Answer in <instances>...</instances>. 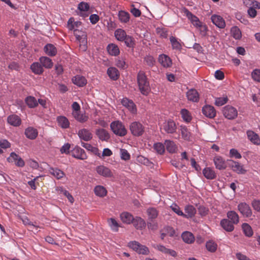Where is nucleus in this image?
Masks as SVG:
<instances>
[{
	"label": "nucleus",
	"instance_id": "nucleus-63",
	"mask_svg": "<svg viewBox=\"0 0 260 260\" xmlns=\"http://www.w3.org/2000/svg\"><path fill=\"white\" fill-rule=\"evenodd\" d=\"M20 156L15 152H12L7 160L10 162H16Z\"/></svg>",
	"mask_w": 260,
	"mask_h": 260
},
{
	"label": "nucleus",
	"instance_id": "nucleus-62",
	"mask_svg": "<svg viewBox=\"0 0 260 260\" xmlns=\"http://www.w3.org/2000/svg\"><path fill=\"white\" fill-rule=\"evenodd\" d=\"M147 64L150 67H152L155 63L154 58L151 56H147L144 58Z\"/></svg>",
	"mask_w": 260,
	"mask_h": 260
},
{
	"label": "nucleus",
	"instance_id": "nucleus-11",
	"mask_svg": "<svg viewBox=\"0 0 260 260\" xmlns=\"http://www.w3.org/2000/svg\"><path fill=\"white\" fill-rule=\"evenodd\" d=\"M203 114L209 118H213L216 116V110L210 105H205L202 108Z\"/></svg>",
	"mask_w": 260,
	"mask_h": 260
},
{
	"label": "nucleus",
	"instance_id": "nucleus-6",
	"mask_svg": "<svg viewBox=\"0 0 260 260\" xmlns=\"http://www.w3.org/2000/svg\"><path fill=\"white\" fill-rule=\"evenodd\" d=\"M238 210L246 217H250L252 214V210L249 206L246 203H241L238 206Z\"/></svg>",
	"mask_w": 260,
	"mask_h": 260
},
{
	"label": "nucleus",
	"instance_id": "nucleus-4",
	"mask_svg": "<svg viewBox=\"0 0 260 260\" xmlns=\"http://www.w3.org/2000/svg\"><path fill=\"white\" fill-rule=\"evenodd\" d=\"M131 133L135 136H142L144 132V127L139 122L135 121L129 125Z\"/></svg>",
	"mask_w": 260,
	"mask_h": 260
},
{
	"label": "nucleus",
	"instance_id": "nucleus-59",
	"mask_svg": "<svg viewBox=\"0 0 260 260\" xmlns=\"http://www.w3.org/2000/svg\"><path fill=\"white\" fill-rule=\"evenodd\" d=\"M121 158L124 160H128L130 159V154L128 151L124 149H120Z\"/></svg>",
	"mask_w": 260,
	"mask_h": 260
},
{
	"label": "nucleus",
	"instance_id": "nucleus-7",
	"mask_svg": "<svg viewBox=\"0 0 260 260\" xmlns=\"http://www.w3.org/2000/svg\"><path fill=\"white\" fill-rule=\"evenodd\" d=\"M162 126L163 129L168 134H173L177 129L176 123L172 120L164 123Z\"/></svg>",
	"mask_w": 260,
	"mask_h": 260
},
{
	"label": "nucleus",
	"instance_id": "nucleus-64",
	"mask_svg": "<svg viewBox=\"0 0 260 260\" xmlns=\"http://www.w3.org/2000/svg\"><path fill=\"white\" fill-rule=\"evenodd\" d=\"M253 209L260 212V201L257 200H254L251 203Z\"/></svg>",
	"mask_w": 260,
	"mask_h": 260
},
{
	"label": "nucleus",
	"instance_id": "nucleus-12",
	"mask_svg": "<svg viewBox=\"0 0 260 260\" xmlns=\"http://www.w3.org/2000/svg\"><path fill=\"white\" fill-rule=\"evenodd\" d=\"M185 13L188 19H189L193 25L196 27H200L201 28H203L204 30H206V27L201 25V22L199 19L196 16L193 15L191 12L187 10H185Z\"/></svg>",
	"mask_w": 260,
	"mask_h": 260
},
{
	"label": "nucleus",
	"instance_id": "nucleus-51",
	"mask_svg": "<svg viewBox=\"0 0 260 260\" xmlns=\"http://www.w3.org/2000/svg\"><path fill=\"white\" fill-rule=\"evenodd\" d=\"M125 45L129 48H134L135 45V40L133 37L127 35L123 41Z\"/></svg>",
	"mask_w": 260,
	"mask_h": 260
},
{
	"label": "nucleus",
	"instance_id": "nucleus-43",
	"mask_svg": "<svg viewBox=\"0 0 260 260\" xmlns=\"http://www.w3.org/2000/svg\"><path fill=\"white\" fill-rule=\"evenodd\" d=\"M118 17L121 22L127 23L129 20V14L124 11H120Z\"/></svg>",
	"mask_w": 260,
	"mask_h": 260
},
{
	"label": "nucleus",
	"instance_id": "nucleus-2",
	"mask_svg": "<svg viewBox=\"0 0 260 260\" xmlns=\"http://www.w3.org/2000/svg\"><path fill=\"white\" fill-rule=\"evenodd\" d=\"M110 127L113 133L118 136L123 137L127 134L126 129L122 123L119 121L112 122Z\"/></svg>",
	"mask_w": 260,
	"mask_h": 260
},
{
	"label": "nucleus",
	"instance_id": "nucleus-39",
	"mask_svg": "<svg viewBox=\"0 0 260 260\" xmlns=\"http://www.w3.org/2000/svg\"><path fill=\"white\" fill-rule=\"evenodd\" d=\"M58 125L63 128L69 127L70 122L68 119L64 116H59L57 118Z\"/></svg>",
	"mask_w": 260,
	"mask_h": 260
},
{
	"label": "nucleus",
	"instance_id": "nucleus-60",
	"mask_svg": "<svg viewBox=\"0 0 260 260\" xmlns=\"http://www.w3.org/2000/svg\"><path fill=\"white\" fill-rule=\"evenodd\" d=\"M252 79L256 81L260 82V70L255 69L251 73Z\"/></svg>",
	"mask_w": 260,
	"mask_h": 260
},
{
	"label": "nucleus",
	"instance_id": "nucleus-38",
	"mask_svg": "<svg viewBox=\"0 0 260 260\" xmlns=\"http://www.w3.org/2000/svg\"><path fill=\"white\" fill-rule=\"evenodd\" d=\"M107 74L109 77L113 80H116L118 78V71L114 67H110L107 70Z\"/></svg>",
	"mask_w": 260,
	"mask_h": 260
},
{
	"label": "nucleus",
	"instance_id": "nucleus-34",
	"mask_svg": "<svg viewBox=\"0 0 260 260\" xmlns=\"http://www.w3.org/2000/svg\"><path fill=\"white\" fill-rule=\"evenodd\" d=\"M181 237L184 242L188 244L192 243L194 239L193 234L187 231L182 233Z\"/></svg>",
	"mask_w": 260,
	"mask_h": 260
},
{
	"label": "nucleus",
	"instance_id": "nucleus-3",
	"mask_svg": "<svg viewBox=\"0 0 260 260\" xmlns=\"http://www.w3.org/2000/svg\"><path fill=\"white\" fill-rule=\"evenodd\" d=\"M128 246L139 254L147 255L149 253V250L147 247L141 244L137 241H131L128 243Z\"/></svg>",
	"mask_w": 260,
	"mask_h": 260
},
{
	"label": "nucleus",
	"instance_id": "nucleus-29",
	"mask_svg": "<svg viewBox=\"0 0 260 260\" xmlns=\"http://www.w3.org/2000/svg\"><path fill=\"white\" fill-rule=\"evenodd\" d=\"M185 212L186 214H184L183 217L188 218L193 217L196 213V210L192 205H188L185 208Z\"/></svg>",
	"mask_w": 260,
	"mask_h": 260
},
{
	"label": "nucleus",
	"instance_id": "nucleus-21",
	"mask_svg": "<svg viewBox=\"0 0 260 260\" xmlns=\"http://www.w3.org/2000/svg\"><path fill=\"white\" fill-rule=\"evenodd\" d=\"M108 52L112 56H117L119 54L120 51L118 46L115 44H110L107 47Z\"/></svg>",
	"mask_w": 260,
	"mask_h": 260
},
{
	"label": "nucleus",
	"instance_id": "nucleus-45",
	"mask_svg": "<svg viewBox=\"0 0 260 260\" xmlns=\"http://www.w3.org/2000/svg\"><path fill=\"white\" fill-rule=\"evenodd\" d=\"M81 145L87 150L92 152L93 154L100 155V154L99 153V149L96 147L92 146L90 144L85 143L82 142H81Z\"/></svg>",
	"mask_w": 260,
	"mask_h": 260
},
{
	"label": "nucleus",
	"instance_id": "nucleus-28",
	"mask_svg": "<svg viewBox=\"0 0 260 260\" xmlns=\"http://www.w3.org/2000/svg\"><path fill=\"white\" fill-rule=\"evenodd\" d=\"M44 51L49 56H53L56 54L57 49L52 44H48L44 47Z\"/></svg>",
	"mask_w": 260,
	"mask_h": 260
},
{
	"label": "nucleus",
	"instance_id": "nucleus-25",
	"mask_svg": "<svg viewBox=\"0 0 260 260\" xmlns=\"http://www.w3.org/2000/svg\"><path fill=\"white\" fill-rule=\"evenodd\" d=\"M72 81L74 84L77 85L79 87L84 86L87 83L86 80L83 76L80 75H77L72 79Z\"/></svg>",
	"mask_w": 260,
	"mask_h": 260
},
{
	"label": "nucleus",
	"instance_id": "nucleus-35",
	"mask_svg": "<svg viewBox=\"0 0 260 260\" xmlns=\"http://www.w3.org/2000/svg\"><path fill=\"white\" fill-rule=\"evenodd\" d=\"M227 216L228 219L234 224H237L239 221V215L234 211H229L227 213Z\"/></svg>",
	"mask_w": 260,
	"mask_h": 260
},
{
	"label": "nucleus",
	"instance_id": "nucleus-27",
	"mask_svg": "<svg viewBox=\"0 0 260 260\" xmlns=\"http://www.w3.org/2000/svg\"><path fill=\"white\" fill-rule=\"evenodd\" d=\"M203 173L205 177L207 179L212 180L216 177V175L214 171L210 168H205L203 171Z\"/></svg>",
	"mask_w": 260,
	"mask_h": 260
},
{
	"label": "nucleus",
	"instance_id": "nucleus-31",
	"mask_svg": "<svg viewBox=\"0 0 260 260\" xmlns=\"http://www.w3.org/2000/svg\"><path fill=\"white\" fill-rule=\"evenodd\" d=\"M30 69L33 73L38 75L41 74L44 71L41 63L38 62L33 63L30 66Z\"/></svg>",
	"mask_w": 260,
	"mask_h": 260
},
{
	"label": "nucleus",
	"instance_id": "nucleus-48",
	"mask_svg": "<svg viewBox=\"0 0 260 260\" xmlns=\"http://www.w3.org/2000/svg\"><path fill=\"white\" fill-rule=\"evenodd\" d=\"M244 234L247 237H251L253 235V231L251 226L247 223H244L242 226Z\"/></svg>",
	"mask_w": 260,
	"mask_h": 260
},
{
	"label": "nucleus",
	"instance_id": "nucleus-52",
	"mask_svg": "<svg viewBox=\"0 0 260 260\" xmlns=\"http://www.w3.org/2000/svg\"><path fill=\"white\" fill-rule=\"evenodd\" d=\"M217 244L213 241H209L206 242V247L211 252H215L217 249Z\"/></svg>",
	"mask_w": 260,
	"mask_h": 260
},
{
	"label": "nucleus",
	"instance_id": "nucleus-50",
	"mask_svg": "<svg viewBox=\"0 0 260 260\" xmlns=\"http://www.w3.org/2000/svg\"><path fill=\"white\" fill-rule=\"evenodd\" d=\"M231 34L232 35V36L237 40L240 39L241 37V32L240 30V29L237 26H234L232 27L231 30Z\"/></svg>",
	"mask_w": 260,
	"mask_h": 260
},
{
	"label": "nucleus",
	"instance_id": "nucleus-42",
	"mask_svg": "<svg viewBox=\"0 0 260 260\" xmlns=\"http://www.w3.org/2000/svg\"><path fill=\"white\" fill-rule=\"evenodd\" d=\"M95 194L99 197H104L107 194L106 188L100 185L96 186L94 189Z\"/></svg>",
	"mask_w": 260,
	"mask_h": 260
},
{
	"label": "nucleus",
	"instance_id": "nucleus-57",
	"mask_svg": "<svg viewBox=\"0 0 260 260\" xmlns=\"http://www.w3.org/2000/svg\"><path fill=\"white\" fill-rule=\"evenodd\" d=\"M181 132L182 138L186 140H188L190 138V134L185 127H181Z\"/></svg>",
	"mask_w": 260,
	"mask_h": 260
},
{
	"label": "nucleus",
	"instance_id": "nucleus-10",
	"mask_svg": "<svg viewBox=\"0 0 260 260\" xmlns=\"http://www.w3.org/2000/svg\"><path fill=\"white\" fill-rule=\"evenodd\" d=\"M72 156L75 158L82 160L86 159L87 158L85 151L79 146H76L73 150Z\"/></svg>",
	"mask_w": 260,
	"mask_h": 260
},
{
	"label": "nucleus",
	"instance_id": "nucleus-36",
	"mask_svg": "<svg viewBox=\"0 0 260 260\" xmlns=\"http://www.w3.org/2000/svg\"><path fill=\"white\" fill-rule=\"evenodd\" d=\"M73 117L79 122L84 123L87 121L88 119V116L85 114H80V112L77 113L76 112H72Z\"/></svg>",
	"mask_w": 260,
	"mask_h": 260
},
{
	"label": "nucleus",
	"instance_id": "nucleus-61",
	"mask_svg": "<svg viewBox=\"0 0 260 260\" xmlns=\"http://www.w3.org/2000/svg\"><path fill=\"white\" fill-rule=\"evenodd\" d=\"M148 228L152 231H155L158 229V224L153 220H149L147 223Z\"/></svg>",
	"mask_w": 260,
	"mask_h": 260
},
{
	"label": "nucleus",
	"instance_id": "nucleus-30",
	"mask_svg": "<svg viewBox=\"0 0 260 260\" xmlns=\"http://www.w3.org/2000/svg\"><path fill=\"white\" fill-rule=\"evenodd\" d=\"M78 8L80 11V16L84 17L87 16V15L85 14V12L88 11L89 9V5L88 3L83 2H81L79 4Z\"/></svg>",
	"mask_w": 260,
	"mask_h": 260
},
{
	"label": "nucleus",
	"instance_id": "nucleus-1",
	"mask_svg": "<svg viewBox=\"0 0 260 260\" xmlns=\"http://www.w3.org/2000/svg\"><path fill=\"white\" fill-rule=\"evenodd\" d=\"M137 82L141 92L147 95L150 90L149 83L144 72L140 71L137 75Z\"/></svg>",
	"mask_w": 260,
	"mask_h": 260
},
{
	"label": "nucleus",
	"instance_id": "nucleus-23",
	"mask_svg": "<svg viewBox=\"0 0 260 260\" xmlns=\"http://www.w3.org/2000/svg\"><path fill=\"white\" fill-rule=\"evenodd\" d=\"M158 61L164 67H169L172 64V61L170 58L165 54L159 55Z\"/></svg>",
	"mask_w": 260,
	"mask_h": 260
},
{
	"label": "nucleus",
	"instance_id": "nucleus-55",
	"mask_svg": "<svg viewBox=\"0 0 260 260\" xmlns=\"http://www.w3.org/2000/svg\"><path fill=\"white\" fill-rule=\"evenodd\" d=\"M228 101L227 96L217 98L215 99V105L217 106H221L226 104Z\"/></svg>",
	"mask_w": 260,
	"mask_h": 260
},
{
	"label": "nucleus",
	"instance_id": "nucleus-56",
	"mask_svg": "<svg viewBox=\"0 0 260 260\" xmlns=\"http://www.w3.org/2000/svg\"><path fill=\"white\" fill-rule=\"evenodd\" d=\"M154 149L160 154H162L165 151V147L162 143H157L154 144Z\"/></svg>",
	"mask_w": 260,
	"mask_h": 260
},
{
	"label": "nucleus",
	"instance_id": "nucleus-26",
	"mask_svg": "<svg viewBox=\"0 0 260 260\" xmlns=\"http://www.w3.org/2000/svg\"><path fill=\"white\" fill-rule=\"evenodd\" d=\"M25 135L28 139L34 140L38 136V131L36 129L29 127L25 129Z\"/></svg>",
	"mask_w": 260,
	"mask_h": 260
},
{
	"label": "nucleus",
	"instance_id": "nucleus-49",
	"mask_svg": "<svg viewBox=\"0 0 260 260\" xmlns=\"http://www.w3.org/2000/svg\"><path fill=\"white\" fill-rule=\"evenodd\" d=\"M137 161L139 163L149 167H151L152 165V162H151L147 158L145 157L142 155L138 156L137 157Z\"/></svg>",
	"mask_w": 260,
	"mask_h": 260
},
{
	"label": "nucleus",
	"instance_id": "nucleus-37",
	"mask_svg": "<svg viewBox=\"0 0 260 260\" xmlns=\"http://www.w3.org/2000/svg\"><path fill=\"white\" fill-rule=\"evenodd\" d=\"M121 103L124 106L128 108L132 112H134L136 111L135 105L132 101L125 98L122 100Z\"/></svg>",
	"mask_w": 260,
	"mask_h": 260
},
{
	"label": "nucleus",
	"instance_id": "nucleus-18",
	"mask_svg": "<svg viewBox=\"0 0 260 260\" xmlns=\"http://www.w3.org/2000/svg\"><path fill=\"white\" fill-rule=\"evenodd\" d=\"M131 223H133L137 229H142L146 226L145 221L142 218L138 216L134 217V220Z\"/></svg>",
	"mask_w": 260,
	"mask_h": 260
},
{
	"label": "nucleus",
	"instance_id": "nucleus-44",
	"mask_svg": "<svg viewBox=\"0 0 260 260\" xmlns=\"http://www.w3.org/2000/svg\"><path fill=\"white\" fill-rule=\"evenodd\" d=\"M147 213L148 216V220H152L156 218L158 216V212L154 208H149L147 210Z\"/></svg>",
	"mask_w": 260,
	"mask_h": 260
},
{
	"label": "nucleus",
	"instance_id": "nucleus-32",
	"mask_svg": "<svg viewBox=\"0 0 260 260\" xmlns=\"http://www.w3.org/2000/svg\"><path fill=\"white\" fill-rule=\"evenodd\" d=\"M42 66L45 68L50 69L53 66L52 60L48 57L42 56L39 59Z\"/></svg>",
	"mask_w": 260,
	"mask_h": 260
},
{
	"label": "nucleus",
	"instance_id": "nucleus-41",
	"mask_svg": "<svg viewBox=\"0 0 260 260\" xmlns=\"http://www.w3.org/2000/svg\"><path fill=\"white\" fill-rule=\"evenodd\" d=\"M114 34L117 40L119 41H123L127 36L125 31L122 29H116Z\"/></svg>",
	"mask_w": 260,
	"mask_h": 260
},
{
	"label": "nucleus",
	"instance_id": "nucleus-20",
	"mask_svg": "<svg viewBox=\"0 0 260 260\" xmlns=\"http://www.w3.org/2000/svg\"><path fill=\"white\" fill-rule=\"evenodd\" d=\"M214 162L216 168L217 169L221 170H224L226 168V165L225 161L220 156L215 157L214 158Z\"/></svg>",
	"mask_w": 260,
	"mask_h": 260
},
{
	"label": "nucleus",
	"instance_id": "nucleus-15",
	"mask_svg": "<svg viewBox=\"0 0 260 260\" xmlns=\"http://www.w3.org/2000/svg\"><path fill=\"white\" fill-rule=\"evenodd\" d=\"M186 96L188 100L197 102L199 100V94L195 89H191L186 93Z\"/></svg>",
	"mask_w": 260,
	"mask_h": 260
},
{
	"label": "nucleus",
	"instance_id": "nucleus-19",
	"mask_svg": "<svg viewBox=\"0 0 260 260\" xmlns=\"http://www.w3.org/2000/svg\"><path fill=\"white\" fill-rule=\"evenodd\" d=\"M220 224L222 228L227 232H232L234 229V223L228 219L221 220Z\"/></svg>",
	"mask_w": 260,
	"mask_h": 260
},
{
	"label": "nucleus",
	"instance_id": "nucleus-16",
	"mask_svg": "<svg viewBox=\"0 0 260 260\" xmlns=\"http://www.w3.org/2000/svg\"><path fill=\"white\" fill-rule=\"evenodd\" d=\"M154 247L164 253L168 254L174 257H175L177 255V253L175 251L168 249L162 245H156L154 246Z\"/></svg>",
	"mask_w": 260,
	"mask_h": 260
},
{
	"label": "nucleus",
	"instance_id": "nucleus-17",
	"mask_svg": "<svg viewBox=\"0 0 260 260\" xmlns=\"http://www.w3.org/2000/svg\"><path fill=\"white\" fill-rule=\"evenodd\" d=\"M247 135L248 139L254 144L259 145L260 144V139L257 134L252 131H248Z\"/></svg>",
	"mask_w": 260,
	"mask_h": 260
},
{
	"label": "nucleus",
	"instance_id": "nucleus-54",
	"mask_svg": "<svg viewBox=\"0 0 260 260\" xmlns=\"http://www.w3.org/2000/svg\"><path fill=\"white\" fill-rule=\"evenodd\" d=\"M108 223L113 231L115 232L118 231V228L119 226V225L115 219L110 218L108 220Z\"/></svg>",
	"mask_w": 260,
	"mask_h": 260
},
{
	"label": "nucleus",
	"instance_id": "nucleus-8",
	"mask_svg": "<svg viewBox=\"0 0 260 260\" xmlns=\"http://www.w3.org/2000/svg\"><path fill=\"white\" fill-rule=\"evenodd\" d=\"M95 170L99 175L104 177H111L113 176L111 171L104 166L101 165L96 167Z\"/></svg>",
	"mask_w": 260,
	"mask_h": 260
},
{
	"label": "nucleus",
	"instance_id": "nucleus-13",
	"mask_svg": "<svg viewBox=\"0 0 260 260\" xmlns=\"http://www.w3.org/2000/svg\"><path fill=\"white\" fill-rule=\"evenodd\" d=\"M78 135L81 140L85 141H88L92 138V134L88 129L85 128L79 130Z\"/></svg>",
	"mask_w": 260,
	"mask_h": 260
},
{
	"label": "nucleus",
	"instance_id": "nucleus-47",
	"mask_svg": "<svg viewBox=\"0 0 260 260\" xmlns=\"http://www.w3.org/2000/svg\"><path fill=\"white\" fill-rule=\"evenodd\" d=\"M50 174L56 177L57 179L61 178L64 175V173L60 170L57 168H51L49 170Z\"/></svg>",
	"mask_w": 260,
	"mask_h": 260
},
{
	"label": "nucleus",
	"instance_id": "nucleus-33",
	"mask_svg": "<svg viewBox=\"0 0 260 260\" xmlns=\"http://www.w3.org/2000/svg\"><path fill=\"white\" fill-rule=\"evenodd\" d=\"M120 218L123 223L130 224L134 220V216L128 212H123L120 214Z\"/></svg>",
	"mask_w": 260,
	"mask_h": 260
},
{
	"label": "nucleus",
	"instance_id": "nucleus-40",
	"mask_svg": "<svg viewBox=\"0 0 260 260\" xmlns=\"http://www.w3.org/2000/svg\"><path fill=\"white\" fill-rule=\"evenodd\" d=\"M165 144L166 145V149L170 153H174L176 152L177 147L174 142L170 140H166Z\"/></svg>",
	"mask_w": 260,
	"mask_h": 260
},
{
	"label": "nucleus",
	"instance_id": "nucleus-46",
	"mask_svg": "<svg viewBox=\"0 0 260 260\" xmlns=\"http://www.w3.org/2000/svg\"><path fill=\"white\" fill-rule=\"evenodd\" d=\"M25 102L27 106L30 108H35L38 106V102L37 100L31 96L27 97L25 99Z\"/></svg>",
	"mask_w": 260,
	"mask_h": 260
},
{
	"label": "nucleus",
	"instance_id": "nucleus-22",
	"mask_svg": "<svg viewBox=\"0 0 260 260\" xmlns=\"http://www.w3.org/2000/svg\"><path fill=\"white\" fill-rule=\"evenodd\" d=\"M96 135L102 141H108L110 138L108 132L105 129L99 128L96 131Z\"/></svg>",
	"mask_w": 260,
	"mask_h": 260
},
{
	"label": "nucleus",
	"instance_id": "nucleus-9",
	"mask_svg": "<svg viewBox=\"0 0 260 260\" xmlns=\"http://www.w3.org/2000/svg\"><path fill=\"white\" fill-rule=\"evenodd\" d=\"M228 166L232 170L238 174H244L246 171L243 169V166L241 165L238 162L230 160L228 161Z\"/></svg>",
	"mask_w": 260,
	"mask_h": 260
},
{
	"label": "nucleus",
	"instance_id": "nucleus-53",
	"mask_svg": "<svg viewBox=\"0 0 260 260\" xmlns=\"http://www.w3.org/2000/svg\"><path fill=\"white\" fill-rule=\"evenodd\" d=\"M181 114L183 120L186 122H189L191 120V117L189 114V112L185 109H182Z\"/></svg>",
	"mask_w": 260,
	"mask_h": 260
},
{
	"label": "nucleus",
	"instance_id": "nucleus-24",
	"mask_svg": "<svg viewBox=\"0 0 260 260\" xmlns=\"http://www.w3.org/2000/svg\"><path fill=\"white\" fill-rule=\"evenodd\" d=\"M8 122L14 126H19L21 124V119L16 115H12L7 118Z\"/></svg>",
	"mask_w": 260,
	"mask_h": 260
},
{
	"label": "nucleus",
	"instance_id": "nucleus-5",
	"mask_svg": "<svg viewBox=\"0 0 260 260\" xmlns=\"http://www.w3.org/2000/svg\"><path fill=\"white\" fill-rule=\"evenodd\" d=\"M223 114L228 119H234L238 116V111L234 107L227 105L222 110Z\"/></svg>",
	"mask_w": 260,
	"mask_h": 260
},
{
	"label": "nucleus",
	"instance_id": "nucleus-58",
	"mask_svg": "<svg viewBox=\"0 0 260 260\" xmlns=\"http://www.w3.org/2000/svg\"><path fill=\"white\" fill-rule=\"evenodd\" d=\"M170 40L174 49H179L180 48L181 45L175 37L172 36L170 37Z\"/></svg>",
	"mask_w": 260,
	"mask_h": 260
},
{
	"label": "nucleus",
	"instance_id": "nucleus-14",
	"mask_svg": "<svg viewBox=\"0 0 260 260\" xmlns=\"http://www.w3.org/2000/svg\"><path fill=\"white\" fill-rule=\"evenodd\" d=\"M211 19L212 22L219 28H223L225 27V21L221 16L214 15L211 16Z\"/></svg>",
	"mask_w": 260,
	"mask_h": 260
}]
</instances>
